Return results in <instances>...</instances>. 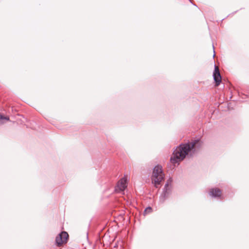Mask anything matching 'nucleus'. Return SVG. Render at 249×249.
<instances>
[{
  "label": "nucleus",
  "instance_id": "nucleus-10",
  "mask_svg": "<svg viewBox=\"0 0 249 249\" xmlns=\"http://www.w3.org/2000/svg\"><path fill=\"white\" fill-rule=\"evenodd\" d=\"M145 211L146 212L150 213L152 211V209L151 207H148L145 209Z\"/></svg>",
  "mask_w": 249,
  "mask_h": 249
},
{
  "label": "nucleus",
  "instance_id": "nucleus-7",
  "mask_svg": "<svg viewBox=\"0 0 249 249\" xmlns=\"http://www.w3.org/2000/svg\"><path fill=\"white\" fill-rule=\"evenodd\" d=\"M185 157H171L170 159L171 163L173 164L174 166H176V164H178V162L184 159Z\"/></svg>",
  "mask_w": 249,
  "mask_h": 249
},
{
  "label": "nucleus",
  "instance_id": "nucleus-8",
  "mask_svg": "<svg viewBox=\"0 0 249 249\" xmlns=\"http://www.w3.org/2000/svg\"><path fill=\"white\" fill-rule=\"evenodd\" d=\"M9 121V117L8 116H5L0 113V124H2L6 122Z\"/></svg>",
  "mask_w": 249,
  "mask_h": 249
},
{
  "label": "nucleus",
  "instance_id": "nucleus-4",
  "mask_svg": "<svg viewBox=\"0 0 249 249\" xmlns=\"http://www.w3.org/2000/svg\"><path fill=\"white\" fill-rule=\"evenodd\" d=\"M69 235L66 231L61 232L56 237L55 239L56 243L58 246H60L62 244L66 243Z\"/></svg>",
  "mask_w": 249,
  "mask_h": 249
},
{
  "label": "nucleus",
  "instance_id": "nucleus-9",
  "mask_svg": "<svg viewBox=\"0 0 249 249\" xmlns=\"http://www.w3.org/2000/svg\"><path fill=\"white\" fill-rule=\"evenodd\" d=\"M172 182V180L171 178H169L168 180H167V182L166 183V184H165V190H164V193L165 194L166 193V192H167L168 190L169 189V185H170V184H171Z\"/></svg>",
  "mask_w": 249,
  "mask_h": 249
},
{
  "label": "nucleus",
  "instance_id": "nucleus-5",
  "mask_svg": "<svg viewBox=\"0 0 249 249\" xmlns=\"http://www.w3.org/2000/svg\"><path fill=\"white\" fill-rule=\"evenodd\" d=\"M213 76L215 83V87H217L221 82V76L218 66H215Z\"/></svg>",
  "mask_w": 249,
  "mask_h": 249
},
{
  "label": "nucleus",
  "instance_id": "nucleus-3",
  "mask_svg": "<svg viewBox=\"0 0 249 249\" xmlns=\"http://www.w3.org/2000/svg\"><path fill=\"white\" fill-rule=\"evenodd\" d=\"M127 185V178L126 176H124L121 178L117 183L115 187L116 192L124 191L126 188Z\"/></svg>",
  "mask_w": 249,
  "mask_h": 249
},
{
  "label": "nucleus",
  "instance_id": "nucleus-6",
  "mask_svg": "<svg viewBox=\"0 0 249 249\" xmlns=\"http://www.w3.org/2000/svg\"><path fill=\"white\" fill-rule=\"evenodd\" d=\"M210 195L214 197H220L222 195V192L218 188H213L210 190Z\"/></svg>",
  "mask_w": 249,
  "mask_h": 249
},
{
  "label": "nucleus",
  "instance_id": "nucleus-1",
  "mask_svg": "<svg viewBox=\"0 0 249 249\" xmlns=\"http://www.w3.org/2000/svg\"><path fill=\"white\" fill-rule=\"evenodd\" d=\"M198 141H195L188 143L181 144L174 151L173 156H187L195 148Z\"/></svg>",
  "mask_w": 249,
  "mask_h": 249
},
{
  "label": "nucleus",
  "instance_id": "nucleus-2",
  "mask_svg": "<svg viewBox=\"0 0 249 249\" xmlns=\"http://www.w3.org/2000/svg\"><path fill=\"white\" fill-rule=\"evenodd\" d=\"M164 176L162 168L161 166L157 165L154 167L152 176V180L156 187H158V186L160 184L163 179Z\"/></svg>",
  "mask_w": 249,
  "mask_h": 249
}]
</instances>
